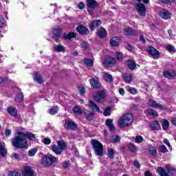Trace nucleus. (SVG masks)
<instances>
[{
  "label": "nucleus",
  "instance_id": "393cba45",
  "mask_svg": "<svg viewBox=\"0 0 176 176\" xmlns=\"http://www.w3.org/2000/svg\"><path fill=\"white\" fill-rule=\"evenodd\" d=\"M150 128L151 129V130L153 131H159V130H162V126H160V124L159 123L158 120H154L153 121L150 125H149Z\"/></svg>",
  "mask_w": 176,
  "mask_h": 176
},
{
  "label": "nucleus",
  "instance_id": "79ce46f5",
  "mask_svg": "<svg viewBox=\"0 0 176 176\" xmlns=\"http://www.w3.org/2000/svg\"><path fill=\"white\" fill-rule=\"evenodd\" d=\"M158 152L160 153H164V154L167 153V152H168V149H167V147H166L164 144H162L158 148Z\"/></svg>",
  "mask_w": 176,
  "mask_h": 176
},
{
  "label": "nucleus",
  "instance_id": "f704fd0d",
  "mask_svg": "<svg viewBox=\"0 0 176 176\" xmlns=\"http://www.w3.org/2000/svg\"><path fill=\"white\" fill-rule=\"evenodd\" d=\"M83 63L87 67H91L94 65V61L91 58H85L83 59Z\"/></svg>",
  "mask_w": 176,
  "mask_h": 176
},
{
  "label": "nucleus",
  "instance_id": "0eeeda50",
  "mask_svg": "<svg viewBox=\"0 0 176 176\" xmlns=\"http://www.w3.org/2000/svg\"><path fill=\"white\" fill-rule=\"evenodd\" d=\"M105 97H107V91L102 89L95 94L94 96V100L96 101V102L102 104V102H104V100H105Z\"/></svg>",
  "mask_w": 176,
  "mask_h": 176
},
{
  "label": "nucleus",
  "instance_id": "0e129e2a",
  "mask_svg": "<svg viewBox=\"0 0 176 176\" xmlns=\"http://www.w3.org/2000/svg\"><path fill=\"white\" fill-rule=\"evenodd\" d=\"M125 49L126 50H128V52H133V49H134V47H133V45H131V44H129L126 46H125Z\"/></svg>",
  "mask_w": 176,
  "mask_h": 176
},
{
  "label": "nucleus",
  "instance_id": "774afa93",
  "mask_svg": "<svg viewBox=\"0 0 176 176\" xmlns=\"http://www.w3.org/2000/svg\"><path fill=\"white\" fill-rule=\"evenodd\" d=\"M166 170L168 171V174H174V172L175 171V170L171 167H167Z\"/></svg>",
  "mask_w": 176,
  "mask_h": 176
},
{
  "label": "nucleus",
  "instance_id": "13d9d810",
  "mask_svg": "<svg viewBox=\"0 0 176 176\" xmlns=\"http://www.w3.org/2000/svg\"><path fill=\"white\" fill-rule=\"evenodd\" d=\"M8 176H21V174L16 170H13L9 173Z\"/></svg>",
  "mask_w": 176,
  "mask_h": 176
},
{
  "label": "nucleus",
  "instance_id": "aec40b11",
  "mask_svg": "<svg viewBox=\"0 0 176 176\" xmlns=\"http://www.w3.org/2000/svg\"><path fill=\"white\" fill-rule=\"evenodd\" d=\"M126 67L130 71H134V69H137V63L135 60L132 59H129L126 61Z\"/></svg>",
  "mask_w": 176,
  "mask_h": 176
},
{
  "label": "nucleus",
  "instance_id": "2f4dec72",
  "mask_svg": "<svg viewBox=\"0 0 176 176\" xmlns=\"http://www.w3.org/2000/svg\"><path fill=\"white\" fill-rule=\"evenodd\" d=\"M105 124L109 127L110 131H115V126L112 119H107Z\"/></svg>",
  "mask_w": 176,
  "mask_h": 176
},
{
  "label": "nucleus",
  "instance_id": "c03bdc74",
  "mask_svg": "<svg viewBox=\"0 0 176 176\" xmlns=\"http://www.w3.org/2000/svg\"><path fill=\"white\" fill-rule=\"evenodd\" d=\"M113 156H115V151L113 148H109L107 151V157L109 159H113Z\"/></svg>",
  "mask_w": 176,
  "mask_h": 176
},
{
  "label": "nucleus",
  "instance_id": "9b49d317",
  "mask_svg": "<svg viewBox=\"0 0 176 176\" xmlns=\"http://www.w3.org/2000/svg\"><path fill=\"white\" fill-rule=\"evenodd\" d=\"M64 127L66 130H72V131H76L78 130V124L72 120H67L65 123Z\"/></svg>",
  "mask_w": 176,
  "mask_h": 176
},
{
  "label": "nucleus",
  "instance_id": "ddd939ff",
  "mask_svg": "<svg viewBox=\"0 0 176 176\" xmlns=\"http://www.w3.org/2000/svg\"><path fill=\"white\" fill-rule=\"evenodd\" d=\"M76 30L80 35L85 36L89 35V34H90V30H89V28L83 25H79L78 26H77Z\"/></svg>",
  "mask_w": 176,
  "mask_h": 176
},
{
  "label": "nucleus",
  "instance_id": "e433bc0d",
  "mask_svg": "<svg viewBox=\"0 0 176 176\" xmlns=\"http://www.w3.org/2000/svg\"><path fill=\"white\" fill-rule=\"evenodd\" d=\"M157 171L160 176H168L169 175L168 173L166 172V170H164V168H163L162 167H158L157 169Z\"/></svg>",
  "mask_w": 176,
  "mask_h": 176
},
{
  "label": "nucleus",
  "instance_id": "423d86ee",
  "mask_svg": "<svg viewBox=\"0 0 176 176\" xmlns=\"http://www.w3.org/2000/svg\"><path fill=\"white\" fill-rule=\"evenodd\" d=\"M102 64L105 68H112L116 64V58L111 56H106L103 60Z\"/></svg>",
  "mask_w": 176,
  "mask_h": 176
},
{
  "label": "nucleus",
  "instance_id": "680f3d73",
  "mask_svg": "<svg viewBox=\"0 0 176 176\" xmlns=\"http://www.w3.org/2000/svg\"><path fill=\"white\" fill-rule=\"evenodd\" d=\"M133 166L136 168H141V164H140V162H138V160H135L133 162Z\"/></svg>",
  "mask_w": 176,
  "mask_h": 176
},
{
  "label": "nucleus",
  "instance_id": "c85d7f7f",
  "mask_svg": "<svg viewBox=\"0 0 176 176\" xmlns=\"http://www.w3.org/2000/svg\"><path fill=\"white\" fill-rule=\"evenodd\" d=\"M33 80H34V82H37L38 85H42V83H43V78H42V75H40L38 72L34 74Z\"/></svg>",
  "mask_w": 176,
  "mask_h": 176
},
{
  "label": "nucleus",
  "instance_id": "4d7b16f0",
  "mask_svg": "<svg viewBox=\"0 0 176 176\" xmlns=\"http://www.w3.org/2000/svg\"><path fill=\"white\" fill-rule=\"evenodd\" d=\"M80 45L82 49H87L89 47V42L82 41Z\"/></svg>",
  "mask_w": 176,
  "mask_h": 176
},
{
  "label": "nucleus",
  "instance_id": "6e6d98bb",
  "mask_svg": "<svg viewBox=\"0 0 176 176\" xmlns=\"http://www.w3.org/2000/svg\"><path fill=\"white\" fill-rule=\"evenodd\" d=\"M131 111H140V104H133L131 105Z\"/></svg>",
  "mask_w": 176,
  "mask_h": 176
},
{
  "label": "nucleus",
  "instance_id": "6ab92c4d",
  "mask_svg": "<svg viewBox=\"0 0 176 176\" xmlns=\"http://www.w3.org/2000/svg\"><path fill=\"white\" fill-rule=\"evenodd\" d=\"M163 75L164 78H166V79H174V78H176V71L172 70H165L163 72Z\"/></svg>",
  "mask_w": 176,
  "mask_h": 176
},
{
  "label": "nucleus",
  "instance_id": "f8f14e48",
  "mask_svg": "<svg viewBox=\"0 0 176 176\" xmlns=\"http://www.w3.org/2000/svg\"><path fill=\"white\" fill-rule=\"evenodd\" d=\"M147 52L148 54L154 58V60H159V57H160V52H159L156 48L153 46H150L148 49H147Z\"/></svg>",
  "mask_w": 176,
  "mask_h": 176
},
{
  "label": "nucleus",
  "instance_id": "39448f33",
  "mask_svg": "<svg viewBox=\"0 0 176 176\" xmlns=\"http://www.w3.org/2000/svg\"><path fill=\"white\" fill-rule=\"evenodd\" d=\"M134 120V116L130 113H125L122 117V120L121 122H119V126L120 127H122V126H130V124H131V123H133Z\"/></svg>",
  "mask_w": 176,
  "mask_h": 176
},
{
  "label": "nucleus",
  "instance_id": "de8ad7c7",
  "mask_svg": "<svg viewBox=\"0 0 176 176\" xmlns=\"http://www.w3.org/2000/svg\"><path fill=\"white\" fill-rule=\"evenodd\" d=\"M111 142H113V144L115 143H119L120 142V138L119 135H114V136H112L111 138Z\"/></svg>",
  "mask_w": 176,
  "mask_h": 176
},
{
  "label": "nucleus",
  "instance_id": "72a5a7b5",
  "mask_svg": "<svg viewBox=\"0 0 176 176\" xmlns=\"http://www.w3.org/2000/svg\"><path fill=\"white\" fill-rule=\"evenodd\" d=\"M148 152L150 153L151 155L153 156L154 157L157 156V150L155 146L150 145L148 146Z\"/></svg>",
  "mask_w": 176,
  "mask_h": 176
},
{
  "label": "nucleus",
  "instance_id": "20e7f679",
  "mask_svg": "<svg viewBox=\"0 0 176 176\" xmlns=\"http://www.w3.org/2000/svg\"><path fill=\"white\" fill-rule=\"evenodd\" d=\"M56 162H57V157L53 156L52 154L43 155L41 159V164L45 167H50V166L56 163Z\"/></svg>",
  "mask_w": 176,
  "mask_h": 176
},
{
  "label": "nucleus",
  "instance_id": "473e14b6",
  "mask_svg": "<svg viewBox=\"0 0 176 176\" xmlns=\"http://www.w3.org/2000/svg\"><path fill=\"white\" fill-rule=\"evenodd\" d=\"M0 155H1L2 157H5V156L8 155V150L5 148V146L2 142H0Z\"/></svg>",
  "mask_w": 176,
  "mask_h": 176
},
{
  "label": "nucleus",
  "instance_id": "a878e982",
  "mask_svg": "<svg viewBox=\"0 0 176 176\" xmlns=\"http://www.w3.org/2000/svg\"><path fill=\"white\" fill-rule=\"evenodd\" d=\"M122 79L125 83H131V82H133V79H134V77L131 74L124 73L122 74Z\"/></svg>",
  "mask_w": 176,
  "mask_h": 176
},
{
  "label": "nucleus",
  "instance_id": "ea45409f",
  "mask_svg": "<svg viewBox=\"0 0 176 176\" xmlns=\"http://www.w3.org/2000/svg\"><path fill=\"white\" fill-rule=\"evenodd\" d=\"M111 113H112V107H106L103 111L104 116H111Z\"/></svg>",
  "mask_w": 176,
  "mask_h": 176
},
{
  "label": "nucleus",
  "instance_id": "37998d69",
  "mask_svg": "<svg viewBox=\"0 0 176 176\" xmlns=\"http://www.w3.org/2000/svg\"><path fill=\"white\" fill-rule=\"evenodd\" d=\"M147 113L148 115H151V116H153L154 118H157V116H159V113H157V111H156L152 109H148Z\"/></svg>",
  "mask_w": 176,
  "mask_h": 176
},
{
  "label": "nucleus",
  "instance_id": "9d476101",
  "mask_svg": "<svg viewBox=\"0 0 176 176\" xmlns=\"http://www.w3.org/2000/svg\"><path fill=\"white\" fill-rule=\"evenodd\" d=\"M135 9L141 17H145L146 16V7L145 4L142 3H137L135 5Z\"/></svg>",
  "mask_w": 176,
  "mask_h": 176
},
{
  "label": "nucleus",
  "instance_id": "cd10ccee",
  "mask_svg": "<svg viewBox=\"0 0 176 176\" xmlns=\"http://www.w3.org/2000/svg\"><path fill=\"white\" fill-rule=\"evenodd\" d=\"M96 35L98 36V38H105V36L108 35V33H107V30H105V28L101 27L97 30Z\"/></svg>",
  "mask_w": 176,
  "mask_h": 176
},
{
  "label": "nucleus",
  "instance_id": "a18cd8bd",
  "mask_svg": "<svg viewBox=\"0 0 176 176\" xmlns=\"http://www.w3.org/2000/svg\"><path fill=\"white\" fill-rule=\"evenodd\" d=\"M129 150L132 153H134V152H135V151H137V146L133 143H129Z\"/></svg>",
  "mask_w": 176,
  "mask_h": 176
},
{
  "label": "nucleus",
  "instance_id": "8fccbe9b",
  "mask_svg": "<svg viewBox=\"0 0 176 176\" xmlns=\"http://www.w3.org/2000/svg\"><path fill=\"white\" fill-rule=\"evenodd\" d=\"M166 50H168V52H169L170 53H175L176 52V50L175 47L173 45H168L166 46Z\"/></svg>",
  "mask_w": 176,
  "mask_h": 176
},
{
  "label": "nucleus",
  "instance_id": "2eb2a0df",
  "mask_svg": "<svg viewBox=\"0 0 176 176\" xmlns=\"http://www.w3.org/2000/svg\"><path fill=\"white\" fill-rule=\"evenodd\" d=\"M102 24V22L100 19H95L91 21V22L89 24V28L90 31H96V28H98L100 25Z\"/></svg>",
  "mask_w": 176,
  "mask_h": 176
},
{
  "label": "nucleus",
  "instance_id": "f3484780",
  "mask_svg": "<svg viewBox=\"0 0 176 176\" xmlns=\"http://www.w3.org/2000/svg\"><path fill=\"white\" fill-rule=\"evenodd\" d=\"M22 174L23 176H36L35 172L30 166H23L22 168Z\"/></svg>",
  "mask_w": 176,
  "mask_h": 176
},
{
  "label": "nucleus",
  "instance_id": "c756f323",
  "mask_svg": "<svg viewBox=\"0 0 176 176\" xmlns=\"http://www.w3.org/2000/svg\"><path fill=\"white\" fill-rule=\"evenodd\" d=\"M54 50L56 53H65V47L61 44H58L54 47Z\"/></svg>",
  "mask_w": 176,
  "mask_h": 176
},
{
  "label": "nucleus",
  "instance_id": "a19ab883",
  "mask_svg": "<svg viewBox=\"0 0 176 176\" xmlns=\"http://www.w3.org/2000/svg\"><path fill=\"white\" fill-rule=\"evenodd\" d=\"M25 138H28V140H30V141H35V140H36L35 135L30 132L26 133Z\"/></svg>",
  "mask_w": 176,
  "mask_h": 176
},
{
  "label": "nucleus",
  "instance_id": "c9c22d12",
  "mask_svg": "<svg viewBox=\"0 0 176 176\" xmlns=\"http://www.w3.org/2000/svg\"><path fill=\"white\" fill-rule=\"evenodd\" d=\"M103 78L106 82H108L109 83H112V82H113V78H112V75L108 73H104L103 74Z\"/></svg>",
  "mask_w": 176,
  "mask_h": 176
},
{
  "label": "nucleus",
  "instance_id": "f03ea898",
  "mask_svg": "<svg viewBox=\"0 0 176 176\" xmlns=\"http://www.w3.org/2000/svg\"><path fill=\"white\" fill-rule=\"evenodd\" d=\"M65 149H67V143H65L64 140H58L57 142V145L54 144L52 148V152L58 156H60Z\"/></svg>",
  "mask_w": 176,
  "mask_h": 176
},
{
  "label": "nucleus",
  "instance_id": "4468645a",
  "mask_svg": "<svg viewBox=\"0 0 176 176\" xmlns=\"http://www.w3.org/2000/svg\"><path fill=\"white\" fill-rule=\"evenodd\" d=\"M88 108L91 110V112H98V113H102L101 109H100V107L97 105L93 100H89L88 103Z\"/></svg>",
  "mask_w": 176,
  "mask_h": 176
},
{
  "label": "nucleus",
  "instance_id": "864d4df0",
  "mask_svg": "<svg viewBox=\"0 0 176 176\" xmlns=\"http://www.w3.org/2000/svg\"><path fill=\"white\" fill-rule=\"evenodd\" d=\"M78 91L80 93V96H85V94H86V89L85 87H78Z\"/></svg>",
  "mask_w": 176,
  "mask_h": 176
},
{
  "label": "nucleus",
  "instance_id": "09e8293b",
  "mask_svg": "<svg viewBox=\"0 0 176 176\" xmlns=\"http://www.w3.org/2000/svg\"><path fill=\"white\" fill-rule=\"evenodd\" d=\"M116 58L120 61H123V59L124 58L123 57V54L121 52H118L116 53Z\"/></svg>",
  "mask_w": 176,
  "mask_h": 176
},
{
  "label": "nucleus",
  "instance_id": "69168bd1",
  "mask_svg": "<svg viewBox=\"0 0 176 176\" xmlns=\"http://www.w3.org/2000/svg\"><path fill=\"white\" fill-rule=\"evenodd\" d=\"M44 141V144L45 145H50V144H52V140H50V139L45 138L43 139Z\"/></svg>",
  "mask_w": 176,
  "mask_h": 176
},
{
  "label": "nucleus",
  "instance_id": "412c9836",
  "mask_svg": "<svg viewBox=\"0 0 176 176\" xmlns=\"http://www.w3.org/2000/svg\"><path fill=\"white\" fill-rule=\"evenodd\" d=\"M124 34L126 36H135L137 31L130 27H126L124 29Z\"/></svg>",
  "mask_w": 176,
  "mask_h": 176
},
{
  "label": "nucleus",
  "instance_id": "603ef678",
  "mask_svg": "<svg viewBox=\"0 0 176 176\" xmlns=\"http://www.w3.org/2000/svg\"><path fill=\"white\" fill-rule=\"evenodd\" d=\"M16 98L19 101V102H21V101L24 100V95L23 94V92L20 91L19 93H18V94L16 95Z\"/></svg>",
  "mask_w": 176,
  "mask_h": 176
},
{
  "label": "nucleus",
  "instance_id": "052dcab7",
  "mask_svg": "<svg viewBox=\"0 0 176 176\" xmlns=\"http://www.w3.org/2000/svg\"><path fill=\"white\" fill-rule=\"evenodd\" d=\"M8 80H9V78L8 77H0V85L8 82Z\"/></svg>",
  "mask_w": 176,
  "mask_h": 176
},
{
  "label": "nucleus",
  "instance_id": "dca6fc26",
  "mask_svg": "<svg viewBox=\"0 0 176 176\" xmlns=\"http://www.w3.org/2000/svg\"><path fill=\"white\" fill-rule=\"evenodd\" d=\"M89 83L93 89H101L102 85L101 82H100V79L98 77L92 78L90 79Z\"/></svg>",
  "mask_w": 176,
  "mask_h": 176
},
{
  "label": "nucleus",
  "instance_id": "4be33fe9",
  "mask_svg": "<svg viewBox=\"0 0 176 176\" xmlns=\"http://www.w3.org/2000/svg\"><path fill=\"white\" fill-rule=\"evenodd\" d=\"M148 105L149 107H151V108H155L156 109H160V111L164 109L163 106L159 104L156 102V100H153L152 99L148 100Z\"/></svg>",
  "mask_w": 176,
  "mask_h": 176
},
{
  "label": "nucleus",
  "instance_id": "6e6552de",
  "mask_svg": "<svg viewBox=\"0 0 176 176\" xmlns=\"http://www.w3.org/2000/svg\"><path fill=\"white\" fill-rule=\"evenodd\" d=\"M87 12L89 14H93L94 10L93 9H97L100 6V4L96 0H86Z\"/></svg>",
  "mask_w": 176,
  "mask_h": 176
},
{
  "label": "nucleus",
  "instance_id": "b1692460",
  "mask_svg": "<svg viewBox=\"0 0 176 176\" xmlns=\"http://www.w3.org/2000/svg\"><path fill=\"white\" fill-rule=\"evenodd\" d=\"M120 43V36H113L110 39V45L112 47H116L119 46Z\"/></svg>",
  "mask_w": 176,
  "mask_h": 176
},
{
  "label": "nucleus",
  "instance_id": "49530a36",
  "mask_svg": "<svg viewBox=\"0 0 176 176\" xmlns=\"http://www.w3.org/2000/svg\"><path fill=\"white\" fill-rule=\"evenodd\" d=\"M36 152H38L37 148H32L28 151V155L32 157V156H35V155H36Z\"/></svg>",
  "mask_w": 176,
  "mask_h": 176
},
{
  "label": "nucleus",
  "instance_id": "a211bd4d",
  "mask_svg": "<svg viewBox=\"0 0 176 176\" xmlns=\"http://www.w3.org/2000/svg\"><path fill=\"white\" fill-rule=\"evenodd\" d=\"M7 112L8 115H10V116H12L13 118H17L19 116V111L14 107H8L7 108Z\"/></svg>",
  "mask_w": 176,
  "mask_h": 176
},
{
  "label": "nucleus",
  "instance_id": "338daca9",
  "mask_svg": "<svg viewBox=\"0 0 176 176\" xmlns=\"http://www.w3.org/2000/svg\"><path fill=\"white\" fill-rule=\"evenodd\" d=\"M63 168H68V167H69V162H67V161H64L63 162Z\"/></svg>",
  "mask_w": 176,
  "mask_h": 176
},
{
  "label": "nucleus",
  "instance_id": "f257e3e1",
  "mask_svg": "<svg viewBox=\"0 0 176 176\" xmlns=\"http://www.w3.org/2000/svg\"><path fill=\"white\" fill-rule=\"evenodd\" d=\"M14 138L12 139V144L16 149H27L28 148V140L25 139V133L23 131L16 133Z\"/></svg>",
  "mask_w": 176,
  "mask_h": 176
},
{
  "label": "nucleus",
  "instance_id": "e2e57ef3",
  "mask_svg": "<svg viewBox=\"0 0 176 176\" xmlns=\"http://www.w3.org/2000/svg\"><path fill=\"white\" fill-rule=\"evenodd\" d=\"M129 92L131 94H137V89L135 88H133V87H130L129 89Z\"/></svg>",
  "mask_w": 176,
  "mask_h": 176
},
{
  "label": "nucleus",
  "instance_id": "5701e85b",
  "mask_svg": "<svg viewBox=\"0 0 176 176\" xmlns=\"http://www.w3.org/2000/svg\"><path fill=\"white\" fill-rule=\"evenodd\" d=\"M160 16L164 20H168L171 19V13L168 12V10L164 9L162 11L160 12Z\"/></svg>",
  "mask_w": 176,
  "mask_h": 176
},
{
  "label": "nucleus",
  "instance_id": "58836bf2",
  "mask_svg": "<svg viewBox=\"0 0 176 176\" xmlns=\"http://www.w3.org/2000/svg\"><path fill=\"white\" fill-rule=\"evenodd\" d=\"M73 112L75 115H82L83 113V111H82V109H80V107H79V106L74 107Z\"/></svg>",
  "mask_w": 176,
  "mask_h": 176
},
{
  "label": "nucleus",
  "instance_id": "bf43d9fd",
  "mask_svg": "<svg viewBox=\"0 0 176 176\" xmlns=\"http://www.w3.org/2000/svg\"><path fill=\"white\" fill-rule=\"evenodd\" d=\"M77 7L80 9V10H83V9L86 8V6H85V3L80 2L78 3Z\"/></svg>",
  "mask_w": 176,
  "mask_h": 176
},
{
  "label": "nucleus",
  "instance_id": "bb28decb",
  "mask_svg": "<svg viewBox=\"0 0 176 176\" xmlns=\"http://www.w3.org/2000/svg\"><path fill=\"white\" fill-rule=\"evenodd\" d=\"M84 115L85 116V119L88 122H91L93 119H94V111H91L90 110H85L84 112Z\"/></svg>",
  "mask_w": 176,
  "mask_h": 176
},
{
  "label": "nucleus",
  "instance_id": "1a4fd4ad",
  "mask_svg": "<svg viewBox=\"0 0 176 176\" xmlns=\"http://www.w3.org/2000/svg\"><path fill=\"white\" fill-rule=\"evenodd\" d=\"M52 38L56 42H58L60 38H61V34H63V28H60V26H56L52 29Z\"/></svg>",
  "mask_w": 176,
  "mask_h": 176
},
{
  "label": "nucleus",
  "instance_id": "3c124183",
  "mask_svg": "<svg viewBox=\"0 0 176 176\" xmlns=\"http://www.w3.org/2000/svg\"><path fill=\"white\" fill-rule=\"evenodd\" d=\"M144 141V138H142V136L138 135H136L135 138V142L136 144H141V142H142Z\"/></svg>",
  "mask_w": 176,
  "mask_h": 176
},
{
  "label": "nucleus",
  "instance_id": "5fc2aeb1",
  "mask_svg": "<svg viewBox=\"0 0 176 176\" xmlns=\"http://www.w3.org/2000/svg\"><path fill=\"white\" fill-rule=\"evenodd\" d=\"M58 111V107H54V109H50V115H56L57 111Z\"/></svg>",
  "mask_w": 176,
  "mask_h": 176
},
{
  "label": "nucleus",
  "instance_id": "4c0bfd02",
  "mask_svg": "<svg viewBox=\"0 0 176 176\" xmlns=\"http://www.w3.org/2000/svg\"><path fill=\"white\" fill-rule=\"evenodd\" d=\"M170 127V122L168 120L164 119L162 121V129L164 131H167Z\"/></svg>",
  "mask_w": 176,
  "mask_h": 176
},
{
  "label": "nucleus",
  "instance_id": "7ed1b4c3",
  "mask_svg": "<svg viewBox=\"0 0 176 176\" xmlns=\"http://www.w3.org/2000/svg\"><path fill=\"white\" fill-rule=\"evenodd\" d=\"M91 144L93 146V149L95 151L96 156L102 157V156H104V146L102 144L95 139L91 140Z\"/></svg>",
  "mask_w": 176,
  "mask_h": 176
},
{
  "label": "nucleus",
  "instance_id": "7c9ffc66",
  "mask_svg": "<svg viewBox=\"0 0 176 176\" xmlns=\"http://www.w3.org/2000/svg\"><path fill=\"white\" fill-rule=\"evenodd\" d=\"M74 38H76V33L74 32H69L68 34H63V39H65V41L67 39L71 41V39H74Z\"/></svg>",
  "mask_w": 176,
  "mask_h": 176
}]
</instances>
